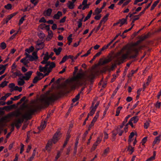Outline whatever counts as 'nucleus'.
<instances>
[{
	"label": "nucleus",
	"mask_w": 161,
	"mask_h": 161,
	"mask_svg": "<svg viewBox=\"0 0 161 161\" xmlns=\"http://www.w3.org/2000/svg\"><path fill=\"white\" fill-rule=\"evenodd\" d=\"M108 58H105L104 60L103 61H102L103 60V58H101L99 59V61L98 63V65H104L105 64H108L112 60L111 56L108 57Z\"/></svg>",
	"instance_id": "nucleus-7"
},
{
	"label": "nucleus",
	"mask_w": 161,
	"mask_h": 161,
	"mask_svg": "<svg viewBox=\"0 0 161 161\" xmlns=\"http://www.w3.org/2000/svg\"><path fill=\"white\" fill-rule=\"evenodd\" d=\"M44 108L42 103H37L36 104L31 105L28 108V110L25 114L22 115L21 117L18 119L14 122L15 126L18 129L21 125V124L25 119L26 120H30L31 118V115L38 110H40Z\"/></svg>",
	"instance_id": "nucleus-1"
},
{
	"label": "nucleus",
	"mask_w": 161,
	"mask_h": 161,
	"mask_svg": "<svg viewBox=\"0 0 161 161\" xmlns=\"http://www.w3.org/2000/svg\"><path fill=\"white\" fill-rule=\"evenodd\" d=\"M22 114V113L19 110H16L12 113L8 114L7 115L0 119V124L2 125L3 123H6L9 121L7 119L13 117H18Z\"/></svg>",
	"instance_id": "nucleus-3"
},
{
	"label": "nucleus",
	"mask_w": 161,
	"mask_h": 161,
	"mask_svg": "<svg viewBox=\"0 0 161 161\" xmlns=\"http://www.w3.org/2000/svg\"><path fill=\"white\" fill-rule=\"evenodd\" d=\"M95 75L94 74L92 73L89 75L87 76V78L88 79V80L92 82H93V80L95 78Z\"/></svg>",
	"instance_id": "nucleus-20"
},
{
	"label": "nucleus",
	"mask_w": 161,
	"mask_h": 161,
	"mask_svg": "<svg viewBox=\"0 0 161 161\" xmlns=\"http://www.w3.org/2000/svg\"><path fill=\"white\" fill-rule=\"evenodd\" d=\"M62 13L61 11H58L56 14L54 15L53 18L54 19H59L60 17L62 16Z\"/></svg>",
	"instance_id": "nucleus-16"
},
{
	"label": "nucleus",
	"mask_w": 161,
	"mask_h": 161,
	"mask_svg": "<svg viewBox=\"0 0 161 161\" xmlns=\"http://www.w3.org/2000/svg\"><path fill=\"white\" fill-rule=\"evenodd\" d=\"M102 10L100 8H97L95 10V14L97 15L99 14L102 11Z\"/></svg>",
	"instance_id": "nucleus-36"
},
{
	"label": "nucleus",
	"mask_w": 161,
	"mask_h": 161,
	"mask_svg": "<svg viewBox=\"0 0 161 161\" xmlns=\"http://www.w3.org/2000/svg\"><path fill=\"white\" fill-rule=\"evenodd\" d=\"M44 46L45 44L44 42L38 43L37 42L36 46V51L33 52L32 53V56L34 57L36 60L38 58V57L37 54V52L40 49H43Z\"/></svg>",
	"instance_id": "nucleus-5"
},
{
	"label": "nucleus",
	"mask_w": 161,
	"mask_h": 161,
	"mask_svg": "<svg viewBox=\"0 0 161 161\" xmlns=\"http://www.w3.org/2000/svg\"><path fill=\"white\" fill-rule=\"evenodd\" d=\"M74 3L71 2L70 1H69L67 4L69 9H72L74 8L75 6Z\"/></svg>",
	"instance_id": "nucleus-17"
},
{
	"label": "nucleus",
	"mask_w": 161,
	"mask_h": 161,
	"mask_svg": "<svg viewBox=\"0 0 161 161\" xmlns=\"http://www.w3.org/2000/svg\"><path fill=\"white\" fill-rule=\"evenodd\" d=\"M92 48V47H91L89 50H88L87 51L86 53V54H84L83 55L81 56V57H86L87 56H88V55H89V54L91 53V51Z\"/></svg>",
	"instance_id": "nucleus-38"
},
{
	"label": "nucleus",
	"mask_w": 161,
	"mask_h": 161,
	"mask_svg": "<svg viewBox=\"0 0 161 161\" xmlns=\"http://www.w3.org/2000/svg\"><path fill=\"white\" fill-rule=\"evenodd\" d=\"M8 82V81H4L0 84V86L2 88H3L7 85V84Z\"/></svg>",
	"instance_id": "nucleus-44"
},
{
	"label": "nucleus",
	"mask_w": 161,
	"mask_h": 161,
	"mask_svg": "<svg viewBox=\"0 0 161 161\" xmlns=\"http://www.w3.org/2000/svg\"><path fill=\"white\" fill-rule=\"evenodd\" d=\"M64 86L65 87V89L66 90H71L73 87L75 88V86H72L71 85L69 84V86H66L65 85H64Z\"/></svg>",
	"instance_id": "nucleus-33"
},
{
	"label": "nucleus",
	"mask_w": 161,
	"mask_h": 161,
	"mask_svg": "<svg viewBox=\"0 0 161 161\" xmlns=\"http://www.w3.org/2000/svg\"><path fill=\"white\" fill-rule=\"evenodd\" d=\"M39 22L40 23H46L47 21L44 17H42L39 20Z\"/></svg>",
	"instance_id": "nucleus-61"
},
{
	"label": "nucleus",
	"mask_w": 161,
	"mask_h": 161,
	"mask_svg": "<svg viewBox=\"0 0 161 161\" xmlns=\"http://www.w3.org/2000/svg\"><path fill=\"white\" fill-rule=\"evenodd\" d=\"M53 37V33L51 30L48 31V35L47 36V39L49 38L48 40L49 41L50 39L52 38Z\"/></svg>",
	"instance_id": "nucleus-29"
},
{
	"label": "nucleus",
	"mask_w": 161,
	"mask_h": 161,
	"mask_svg": "<svg viewBox=\"0 0 161 161\" xmlns=\"http://www.w3.org/2000/svg\"><path fill=\"white\" fill-rule=\"evenodd\" d=\"M62 49L61 47H59L58 49L56 48H54L53 51L57 55H58L60 54Z\"/></svg>",
	"instance_id": "nucleus-18"
},
{
	"label": "nucleus",
	"mask_w": 161,
	"mask_h": 161,
	"mask_svg": "<svg viewBox=\"0 0 161 161\" xmlns=\"http://www.w3.org/2000/svg\"><path fill=\"white\" fill-rule=\"evenodd\" d=\"M96 110L92 108L89 113L88 114V115L90 116H92L95 113Z\"/></svg>",
	"instance_id": "nucleus-54"
},
{
	"label": "nucleus",
	"mask_w": 161,
	"mask_h": 161,
	"mask_svg": "<svg viewBox=\"0 0 161 161\" xmlns=\"http://www.w3.org/2000/svg\"><path fill=\"white\" fill-rule=\"evenodd\" d=\"M156 155V152L154 151L153 152V156L147 158L146 161H153L155 159V156Z\"/></svg>",
	"instance_id": "nucleus-19"
},
{
	"label": "nucleus",
	"mask_w": 161,
	"mask_h": 161,
	"mask_svg": "<svg viewBox=\"0 0 161 161\" xmlns=\"http://www.w3.org/2000/svg\"><path fill=\"white\" fill-rule=\"evenodd\" d=\"M102 136H100L97 137V140L95 143L98 145L101 142L102 140Z\"/></svg>",
	"instance_id": "nucleus-41"
},
{
	"label": "nucleus",
	"mask_w": 161,
	"mask_h": 161,
	"mask_svg": "<svg viewBox=\"0 0 161 161\" xmlns=\"http://www.w3.org/2000/svg\"><path fill=\"white\" fill-rule=\"evenodd\" d=\"M22 75V74L21 73L20 71L19 70H17L16 72L14 73V74L12 75L13 76H14V77H15L17 76H20Z\"/></svg>",
	"instance_id": "nucleus-22"
},
{
	"label": "nucleus",
	"mask_w": 161,
	"mask_h": 161,
	"mask_svg": "<svg viewBox=\"0 0 161 161\" xmlns=\"http://www.w3.org/2000/svg\"><path fill=\"white\" fill-rule=\"evenodd\" d=\"M134 135L135 133L134 132H131L130 133V135L129 136V139L128 140L129 144L132 141V140L131 139V138L134 136Z\"/></svg>",
	"instance_id": "nucleus-26"
},
{
	"label": "nucleus",
	"mask_w": 161,
	"mask_h": 161,
	"mask_svg": "<svg viewBox=\"0 0 161 161\" xmlns=\"http://www.w3.org/2000/svg\"><path fill=\"white\" fill-rule=\"evenodd\" d=\"M151 3H152V2H151L150 3H149L148 4V5L146 7L144 8L143 10L138 15H135V16H141L142 14H144L146 10L147 9H148V8L150 6Z\"/></svg>",
	"instance_id": "nucleus-14"
},
{
	"label": "nucleus",
	"mask_w": 161,
	"mask_h": 161,
	"mask_svg": "<svg viewBox=\"0 0 161 161\" xmlns=\"http://www.w3.org/2000/svg\"><path fill=\"white\" fill-rule=\"evenodd\" d=\"M128 47V45L124 46L121 49L120 51L118 52L116 54V56H118L121 55L122 53H123L125 50H126L127 48Z\"/></svg>",
	"instance_id": "nucleus-13"
},
{
	"label": "nucleus",
	"mask_w": 161,
	"mask_h": 161,
	"mask_svg": "<svg viewBox=\"0 0 161 161\" xmlns=\"http://www.w3.org/2000/svg\"><path fill=\"white\" fill-rule=\"evenodd\" d=\"M11 109V107L10 106H5L2 108V109H5L6 110H9Z\"/></svg>",
	"instance_id": "nucleus-60"
},
{
	"label": "nucleus",
	"mask_w": 161,
	"mask_h": 161,
	"mask_svg": "<svg viewBox=\"0 0 161 161\" xmlns=\"http://www.w3.org/2000/svg\"><path fill=\"white\" fill-rule=\"evenodd\" d=\"M36 148H35L34 150H33V153H32V156H31L30 158V159H29V161H31L34 158L35 155V154H36Z\"/></svg>",
	"instance_id": "nucleus-34"
},
{
	"label": "nucleus",
	"mask_w": 161,
	"mask_h": 161,
	"mask_svg": "<svg viewBox=\"0 0 161 161\" xmlns=\"http://www.w3.org/2000/svg\"><path fill=\"white\" fill-rule=\"evenodd\" d=\"M147 141V137H145L142 139L141 143H142V145L145 146L144 144L146 143Z\"/></svg>",
	"instance_id": "nucleus-49"
},
{
	"label": "nucleus",
	"mask_w": 161,
	"mask_h": 161,
	"mask_svg": "<svg viewBox=\"0 0 161 161\" xmlns=\"http://www.w3.org/2000/svg\"><path fill=\"white\" fill-rule=\"evenodd\" d=\"M122 108V107L121 106H119L117 108L116 111V114H115L116 116H118L119 115L120 112V111Z\"/></svg>",
	"instance_id": "nucleus-32"
},
{
	"label": "nucleus",
	"mask_w": 161,
	"mask_h": 161,
	"mask_svg": "<svg viewBox=\"0 0 161 161\" xmlns=\"http://www.w3.org/2000/svg\"><path fill=\"white\" fill-rule=\"evenodd\" d=\"M127 49L128 50L126 51L125 53L122 54L121 57H119L117 58L116 62H117L118 65H119L123 63L124 60L127 58L129 55L130 54V48L128 47Z\"/></svg>",
	"instance_id": "nucleus-4"
},
{
	"label": "nucleus",
	"mask_w": 161,
	"mask_h": 161,
	"mask_svg": "<svg viewBox=\"0 0 161 161\" xmlns=\"http://www.w3.org/2000/svg\"><path fill=\"white\" fill-rule=\"evenodd\" d=\"M115 62L117 63V64H113L111 66V68H110V69H108L109 72H110L111 71H113L115 68L116 67V64H118L117 62L116 61Z\"/></svg>",
	"instance_id": "nucleus-35"
},
{
	"label": "nucleus",
	"mask_w": 161,
	"mask_h": 161,
	"mask_svg": "<svg viewBox=\"0 0 161 161\" xmlns=\"http://www.w3.org/2000/svg\"><path fill=\"white\" fill-rule=\"evenodd\" d=\"M67 56H64L62 58V60L59 62V64H61L62 63L65 62L67 60Z\"/></svg>",
	"instance_id": "nucleus-47"
},
{
	"label": "nucleus",
	"mask_w": 161,
	"mask_h": 161,
	"mask_svg": "<svg viewBox=\"0 0 161 161\" xmlns=\"http://www.w3.org/2000/svg\"><path fill=\"white\" fill-rule=\"evenodd\" d=\"M33 71H30L27 72L25 74V76H22L23 79H24L26 80H29L31 78V75Z\"/></svg>",
	"instance_id": "nucleus-9"
},
{
	"label": "nucleus",
	"mask_w": 161,
	"mask_h": 161,
	"mask_svg": "<svg viewBox=\"0 0 161 161\" xmlns=\"http://www.w3.org/2000/svg\"><path fill=\"white\" fill-rule=\"evenodd\" d=\"M140 43V41H139V40H138L136 42L132 44L131 45V47H133L136 46L138 45Z\"/></svg>",
	"instance_id": "nucleus-53"
},
{
	"label": "nucleus",
	"mask_w": 161,
	"mask_h": 161,
	"mask_svg": "<svg viewBox=\"0 0 161 161\" xmlns=\"http://www.w3.org/2000/svg\"><path fill=\"white\" fill-rule=\"evenodd\" d=\"M42 79V78H41L37 76L35 77L33 80L32 82L33 83H36L38 80H40Z\"/></svg>",
	"instance_id": "nucleus-27"
},
{
	"label": "nucleus",
	"mask_w": 161,
	"mask_h": 161,
	"mask_svg": "<svg viewBox=\"0 0 161 161\" xmlns=\"http://www.w3.org/2000/svg\"><path fill=\"white\" fill-rule=\"evenodd\" d=\"M138 117L135 116L131 118L130 120L131 121V122L133 121L134 123H136L138 121Z\"/></svg>",
	"instance_id": "nucleus-24"
},
{
	"label": "nucleus",
	"mask_w": 161,
	"mask_h": 161,
	"mask_svg": "<svg viewBox=\"0 0 161 161\" xmlns=\"http://www.w3.org/2000/svg\"><path fill=\"white\" fill-rule=\"evenodd\" d=\"M26 97L25 96L23 97L19 100V101L17 103V105H20V104H21L23 101H25V100L26 99Z\"/></svg>",
	"instance_id": "nucleus-39"
},
{
	"label": "nucleus",
	"mask_w": 161,
	"mask_h": 161,
	"mask_svg": "<svg viewBox=\"0 0 161 161\" xmlns=\"http://www.w3.org/2000/svg\"><path fill=\"white\" fill-rule=\"evenodd\" d=\"M102 16L101 14H99L98 15H96L94 17V19L96 20H99L101 17Z\"/></svg>",
	"instance_id": "nucleus-63"
},
{
	"label": "nucleus",
	"mask_w": 161,
	"mask_h": 161,
	"mask_svg": "<svg viewBox=\"0 0 161 161\" xmlns=\"http://www.w3.org/2000/svg\"><path fill=\"white\" fill-rule=\"evenodd\" d=\"M36 74H37V75L38 76V77H40L41 76H42V79L44 77V76H43L44 74L43 73H40V72H39L38 71H37L36 72Z\"/></svg>",
	"instance_id": "nucleus-59"
},
{
	"label": "nucleus",
	"mask_w": 161,
	"mask_h": 161,
	"mask_svg": "<svg viewBox=\"0 0 161 161\" xmlns=\"http://www.w3.org/2000/svg\"><path fill=\"white\" fill-rule=\"evenodd\" d=\"M20 80L18 81V84L19 86H22L25 83V81L23 79H20Z\"/></svg>",
	"instance_id": "nucleus-37"
},
{
	"label": "nucleus",
	"mask_w": 161,
	"mask_h": 161,
	"mask_svg": "<svg viewBox=\"0 0 161 161\" xmlns=\"http://www.w3.org/2000/svg\"><path fill=\"white\" fill-rule=\"evenodd\" d=\"M112 137L113 138L112 139V141H114L115 140V137L117 134V132H115L114 130H113L112 131Z\"/></svg>",
	"instance_id": "nucleus-40"
},
{
	"label": "nucleus",
	"mask_w": 161,
	"mask_h": 161,
	"mask_svg": "<svg viewBox=\"0 0 161 161\" xmlns=\"http://www.w3.org/2000/svg\"><path fill=\"white\" fill-rule=\"evenodd\" d=\"M53 142V139L51 140L48 141L46 146V150L49 151L50 150V148L49 147L52 146Z\"/></svg>",
	"instance_id": "nucleus-15"
},
{
	"label": "nucleus",
	"mask_w": 161,
	"mask_h": 161,
	"mask_svg": "<svg viewBox=\"0 0 161 161\" xmlns=\"http://www.w3.org/2000/svg\"><path fill=\"white\" fill-rule=\"evenodd\" d=\"M66 56H67V59H68L70 58L71 59L72 62L74 61V56H73L72 55H71L68 56L67 55H66Z\"/></svg>",
	"instance_id": "nucleus-51"
},
{
	"label": "nucleus",
	"mask_w": 161,
	"mask_h": 161,
	"mask_svg": "<svg viewBox=\"0 0 161 161\" xmlns=\"http://www.w3.org/2000/svg\"><path fill=\"white\" fill-rule=\"evenodd\" d=\"M20 146H21V148H20V154H22V153H23V151L24 150V145L22 143H21Z\"/></svg>",
	"instance_id": "nucleus-55"
},
{
	"label": "nucleus",
	"mask_w": 161,
	"mask_h": 161,
	"mask_svg": "<svg viewBox=\"0 0 161 161\" xmlns=\"http://www.w3.org/2000/svg\"><path fill=\"white\" fill-rule=\"evenodd\" d=\"M12 5L10 3H8L7 5L4 6V8L7 9L9 10L11 9Z\"/></svg>",
	"instance_id": "nucleus-48"
},
{
	"label": "nucleus",
	"mask_w": 161,
	"mask_h": 161,
	"mask_svg": "<svg viewBox=\"0 0 161 161\" xmlns=\"http://www.w3.org/2000/svg\"><path fill=\"white\" fill-rule=\"evenodd\" d=\"M38 36L40 38L43 39L45 36V35L43 33H40L38 35Z\"/></svg>",
	"instance_id": "nucleus-58"
},
{
	"label": "nucleus",
	"mask_w": 161,
	"mask_h": 161,
	"mask_svg": "<svg viewBox=\"0 0 161 161\" xmlns=\"http://www.w3.org/2000/svg\"><path fill=\"white\" fill-rule=\"evenodd\" d=\"M60 155L61 153L60 152L58 151L57 154V155L56 156L55 158V160L57 161L58 160V159L59 158V157L60 156Z\"/></svg>",
	"instance_id": "nucleus-56"
},
{
	"label": "nucleus",
	"mask_w": 161,
	"mask_h": 161,
	"mask_svg": "<svg viewBox=\"0 0 161 161\" xmlns=\"http://www.w3.org/2000/svg\"><path fill=\"white\" fill-rule=\"evenodd\" d=\"M47 122V119H45L43 122H41V125L39 127H38V129L39 130H42L43 129L45 128L46 126Z\"/></svg>",
	"instance_id": "nucleus-12"
},
{
	"label": "nucleus",
	"mask_w": 161,
	"mask_h": 161,
	"mask_svg": "<svg viewBox=\"0 0 161 161\" xmlns=\"http://www.w3.org/2000/svg\"><path fill=\"white\" fill-rule=\"evenodd\" d=\"M119 21L120 22V23H121V24H123L124 25L125 24H127V22H126V20L124 19V18L119 19Z\"/></svg>",
	"instance_id": "nucleus-46"
},
{
	"label": "nucleus",
	"mask_w": 161,
	"mask_h": 161,
	"mask_svg": "<svg viewBox=\"0 0 161 161\" xmlns=\"http://www.w3.org/2000/svg\"><path fill=\"white\" fill-rule=\"evenodd\" d=\"M99 111H97L96 113V115L94 117V118H93V119L92 120V121L94 123H95L97 119L98 118V117L99 116Z\"/></svg>",
	"instance_id": "nucleus-31"
},
{
	"label": "nucleus",
	"mask_w": 161,
	"mask_h": 161,
	"mask_svg": "<svg viewBox=\"0 0 161 161\" xmlns=\"http://www.w3.org/2000/svg\"><path fill=\"white\" fill-rule=\"evenodd\" d=\"M26 16V15H25L21 18L18 24L19 25H20L23 23V21L25 20V18Z\"/></svg>",
	"instance_id": "nucleus-42"
},
{
	"label": "nucleus",
	"mask_w": 161,
	"mask_h": 161,
	"mask_svg": "<svg viewBox=\"0 0 161 161\" xmlns=\"http://www.w3.org/2000/svg\"><path fill=\"white\" fill-rule=\"evenodd\" d=\"M72 36V34H70L67 37V40H68V44L69 45H70L71 43L72 42V38H71Z\"/></svg>",
	"instance_id": "nucleus-28"
},
{
	"label": "nucleus",
	"mask_w": 161,
	"mask_h": 161,
	"mask_svg": "<svg viewBox=\"0 0 161 161\" xmlns=\"http://www.w3.org/2000/svg\"><path fill=\"white\" fill-rule=\"evenodd\" d=\"M31 2L34 4L35 6H36L38 3V0H31Z\"/></svg>",
	"instance_id": "nucleus-52"
},
{
	"label": "nucleus",
	"mask_w": 161,
	"mask_h": 161,
	"mask_svg": "<svg viewBox=\"0 0 161 161\" xmlns=\"http://www.w3.org/2000/svg\"><path fill=\"white\" fill-rule=\"evenodd\" d=\"M22 75V74L21 73L20 71L19 70H17L16 72L14 73V74L12 75L13 76H14V77H15L17 76H20Z\"/></svg>",
	"instance_id": "nucleus-23"
},
{
	"label": "nucleus",
	"mask_w": 161,
	"mask_h": 161,
	"mask_svg": "<svg viewBox=\"0 0 161 161\" xmlns=\"http://www.w3.org/2000/svg\"><path fill=\"white\" fill-rule=\"evenodd\" d=\"M149 126V123L147 121L144 124V127L147 129Z\"/></svg>",
	"instance_id": "nucleus-64"
},
{
	"label": "nucleus",
	"mask_w": 161,
	"mask_h": 161,
	"mask_svg": "<svg viewBox=\"0 0 161 161\" xmlns=\"http://www.w3.org/2000/svg\"><path fill=\"white\" fill-rule=\"evenodd\" d=\"M34 49V47L33 46H31L29 48H26L25 50V51L27 52L28 53H30L32 52Z\"/></svg>",
	"instance_id": "nucleus-25"
},
{
	"label": "nucleus",
	"mask_w": 161,
	"mask_h": 161,
	"mask_svg": "<svg viewBox=\"0 0 161 161\" xmlns=\"http://www.w3.org/2000/svg\"><path fill=\"white\" fill-rule=\"evenodd\" d=\"M130 116V115H128L126 117L124 120L123 122V124H125L127 122L128 119Z\"/></svg>",
	"instance_id": "nucleus-57"
},
{
	"label": "nucleus",
	"mask_w": 161,
	"mask_h": 161,
	"mask_svg": "<svg viewBox=\"0 0 161 161\" xmlns=\"http://www.w3.org/2000/svg\"><path fill=\"white\" fill-rule=\"evenodd\" d=\"M0 46L1 48L3 50L6 47L7 45L5 43L3 42L1 43Z\"/></svg>",
	"instance_id": "nucleus-45"
},
{
	"label": "nucleus",
	"mask_w": 161,
	"mask_h": 161,
	"mask_svg": "<svg viewBox=\"0 0 161 161\" xmlns=\"http://www.w3.org/2000/svg\"><path fill=\"white\" fill-rule=\"evenodd\" d=\"M160 138H161V135H160L158 136H156L153 142L152 145L154 146L155 144H158L160 141Z\"/></svg>",
	"instance_id": "nucleus-11"
},
{
	"label": "nucleus",
	"mask_w": 161,
	"mask_h": 161,
	"mask_svg": "<svg viewBox=\"0 0 161 161\" xmlns=\"http://www.w3.org/2000/svg\"><path fill=\"white\" fill-rule=\"evenodd\" d=\"M39 70L41 72H43L45 73L47 71V69H46L44 67H42L41 65L39 66Z\"/></svg>",
	"instance_id": "nucleus-30"
},
{
	"label": "nucleus",
	"mask_w": 161,
	"mask_h": 161,
	"mask_svg": "<svg viewBox=\"0 0 161 161\" xmlns=\"http://www.w3.org/2000/svg\"><path fill=\"white\" fill-rule=\"evenodd\" d=\"M151 79H152V77H151L150 76H149L148 77L147 80V81L146 83V84L147 85V86L148 85L149 83L151 81Z\"/></svg>",
	"instance_id": "nucleus-62"
},
{
	"label": "nucleus",
	"mask_w": 161,
	"mask_h": 161,
	"mask_svg": "<svg viewBox=\"0 0 161 161\" xmlns=\"http://www.w3.org/2000/svg\"><path fill=\"white\" fill-rule=\"evenodd\" d=\"M109 15V14L108 13L105 16L103 17L102 19L100 22L102 23L103 22L104 23L108 20V17Z\"/></svg>",
	"instance_id": "nucleus-21"
},
{
	"label": "nucleus",
	"mask_w": 161,
	"mask_h": 161,
	"mask_svg": "<svg viewBox=\"0 0 161 161\" xmlns=\"http://www.w3.org/2000/svg\"><path fill=\"white\" fill-rule=\"evenodd\" d=\"M158 4L156 2H154L151 7V10H153Z\"/></svg>",
	"instance_id": "nucleus-50"
},
{
	"label": "nucleus",
	"mask_w": 161,
	"mask_h": 161,
	"mask_svg": "<svg viewBox=\"0 0 161 161\" xmlns=\"http://www.w3.org/2000/svg\"><path fill=\"white\" fill-rule=\"evenodd\" d=\"M52 12V9L51 8H49L46 10L44 11L43 14L45 16H49L51 14Z\"/></svg>",
	"instance_id": "nucleus-10"
},
{
	"label": "nucleus",
	"mask_w": 161,
	"mask_h": 161,
	"mask_svg": "<svg viewBox=\"0 0 161 161\" xmlns=\"http://www.w3.org/2000/svg\"><path fill=\"white\" fill-rule=\"evenodd\" d=\"M60 129H58L53 137V141L54 144H55L61 137V134L60 132Z\"/></svg>",
	"instance_id": "nucleus-6"
},
{
	"label": "nucleus",
	"mask_w": 161,
	"mask_h": 161,
	"mask_svg": "<svg viewBox=\"0 0 161 161\" xmlns=\"http://www.w3.org/2000/svg\"><path fill=\"white\" fill-rule=\"evenodd\" d=\"M83 75L84 74L83 73H78L75 76L72 77L70 79L66 80V81L67 83H69L72 81H76L78 79L82 78Z\"/></svg>",
	"instance_id": "nucleus-8"
},
{
	"label": "nucleus",
	"mask_w": 161,
	"mask_h": 161,
	"mask_svg": "<svg viewBox=\"0 0 161 161\" xmlns=\"http://www.w3.org/2000/svg\"><path fill=\"white\" fill-rule=\"evenodd\" d=\"M128 150L131 151L130 154H131L134 151V147L129 145L128 148Z\"/></svg>",
	"instance_id": "nucleus-43"
},
{
	"label": "nucleus",
	"mask_w": 161,
	"mask_h": 161,
	"mask_svg": "<svg viewBox=\"0 0 161 161\" xmlns=\"http://www.w3.org/2000/svg\"><path fill=\"white\" fill-rule=\"evenodd\" d=\"M64 94V92L61 90L55 94H51V96L49 97L44 96L40 99V100L42 102H44V105H47V107L50 103L54 102Z\"/></svg>",
	"instance_id": "nucleus-2"
}]
</instances>
